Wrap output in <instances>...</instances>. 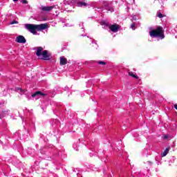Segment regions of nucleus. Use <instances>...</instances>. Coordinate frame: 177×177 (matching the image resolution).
<instances>
[{"label":"nucleus","mask_w":177,"mask_h":177,"mask_svg":"<svg viewBox=\"0 0 177 177\" xmlns=\"http://www.w3.org/2000/svg\"><path fill=\"white\" fill-rule=\"evenodd\" d=\"M131 28H132V30H135V24H131Z\"/></svg>","instance_id":"obj_14"},{"label":"nucleus","mask_w":177,"mask_h":177,"mask_svg":"<svg viewBox=\"0 0 177 177\" xmlns=\"http://www.w3.org/2000/svg\"><path fill=\"white\" fill-rule=\"evenodd\" d=\"M149 35L150 37H152L153 38L158 37L159 38H161V39H164V33L162 32V28L159 26L157 28V29L150 31Z\"/></svg>","instance_id":"obj_2"},{"label":"nucleus","mask_w":177,"mask_h":177,"mask_svg":"<svg viewBox=\"0 0 177 177\" xmlns=\"http://www.w3.org/2000/svg\"><path fill=\"white\" fill-rule=\"evenodd\" d=\"M98 64H102L103 66H104L106 64V62H104L103 61H100V62H98Z\"/></svg>","instance_id":"obj_13"},{"label":"nucleus","mask_w":177,"mask_h":177,"mask_svg":"<svg viewBox=\"0 0 177 177\" xmlns=\"http://www.w3.org/2000/svg\"><path fill=\"white\" fill-rule=\"evenodd\" d=\"M133 19H134V20H136V17H133Z\"/></svg>","instance_id":"obj_22"},{"label":"nucleus","mask_w":177,"mask_h":177,"mask_svg":"<svg viewBox=\"0 0 177 177\" xmlns=\"http://www.w3.org/2000/svg\"><path fill=\"white\" fill-rule=\"evenodd\" d=\"M19 0H13L14 2H17Z\"/></svg>","instance_id":"obj_21"},{"label":"nucleus","mask_w":177,"mask_h":177,"mask_svg":"<svg viewBox=\"0 0 177 177\" xmlns=\"http://www.w3.org/2000/svg\"><path fill=\"white\" fill-rule=\"evenodd\" d=\"M109 28L111 30H112L113 32H117L118 30H120V26L117 24H113L111 25Z\"/></svg>","instance_id":"obj_7"},{"label":"nucleus","mask_w":177,"mask_h":177,"mask_svg":"<svg viewBox=\"0 0 177 177\" xmlns=\"http://www.w3.org/2000/svg\"><path fill=\"white\" fill-rule=\"evenodd\" d=\"M25 28L32 32V34H37V25L26 24H25Z\"/></svg>","instance_id":"obj_3"},{"label":"nucleus","mask_w":177,"mask_h":177,"mask_svg":"<svg viewBox=\"0 0 177 177\" xmlns=\"http://www.w3.org/2000/svg\"><path fill=\"white\" fill-rule=\"evenodd\" d=\"M16 42H18V44H26V40L24 36L19 35L16 38Z\"/></svg>","instance_id":"obj_5"},{"label":"nucleus","mask_w":177,"mask_h":177,"mask_svg":"<svg viewBox=\"0 0 177 177\" xmlns=\"http://www.w3.org/2000/svg\"><path fill=\"white\" fill-rule=\"evenodd\" d=\"M38 95H41V96H45V94L41 93V91H37L36 93L32 95V97H35V96H38Z\"/></svg>","instance_id":"obj_9"},{"label":"nucleus","mask_w":177,"mask_h":177,"mask_svg":"<svg viewBox=\"0 0 177 177\" xmlns=\"http://www.w3.org/2000/svg\"><path fill=\"white\" fill-rule=\"evenodd\" d=\"M169 153V147L167 148L161 154L162 157H165Z\"/></svg>","instance_id":"obj_10"},{"label":"nucleus","mask_w":177,"mask_h":177,"mask_svg":"<svg viewBox=\"0 0 177 177\" xmlns=\"http://www.w3.org/2000/svg\"><path fill=\"white\" fill-rule=\"evenodd\" d=\"M56 8L55 6H41V10L42 12H52L53 9Z\"/></svg>","instance_id":"obj_4"},{"label":"nucleus","mask_w":177,"mask_h":177,"mask_svg":"<svg viewBox=\"0 0 177 177\" xmlns=\"http://www.w3.org/2000/svg\"><path fill=\"white\" fill-rule=\"evenodd\" d=\"M174 108L176 109V110H177V104L174 105Z\"/></svg>","instance_id":"obj_20"},{"label":"nucleus","mask_w":177,"mask_h":177,"mask_svg":"<svg viewBox=\"0 0 177 177\" xmlns=\"http://www.w3.org/2000/svg\"><path fill=\"white\" fill-rule=\"evenodd\" d=\"M18 91H19L20 92H24V91L20 88H18Z\"/></svg>","instance_id":"obj_18"},{"label":"nucleus","mask_w":177,"mask_h":177,"mask_svg":"<svg viewBox=\"0 0 177 177\" xmlns=\"http://www.w3.org/2000/svg\"><path fill=\"white\" fill-rule=\"evenodd\" d=\"M158 17L160 19L162 18V14L159 13V14L158 15Z\"/></svg>","instance_id":"obj_15"},{"label":"nucleus","mask_w":177,"mask_h":177,"mask_svg":"<svg viewBox=\"0 0 177 177\" xmlns=\"http://www.w3.org/2000/svg\"><path fill=\"white\" fill-rule=\"evenodd\" d=\"M19 22L17 21H12L10 23V24L12 25V24H18Z\"/></svg>","instance_id":"obj_12"},{"label":"nucleus","mask_w":177,"mask_h":177,"mask_svg":"<svg viewBox=\"0 0 177 177\" xmlns=\"http://www.w3.org/2000/svg\"><path fill=\"white\" fill-rule=\"evenodd\" d=\"M129 75H130V77H133V78H136L137 80L139 78L138 75L133 74L132 72H129Z\"/></svg>","instance_id":"obj_11"},{"label":"nucleus","mask_w":177,"mask_h":177,"mask_svg":"<svg viewBox=\"0 0 177 177\" xmlns=\"http://www.w3.org/2000/svg\"><path fill=\"white\" fill-rule=\"evenodd\" d=\"M60 64H62V66L67 64V59L64 57H62L60 58Z\"/></svg>","instance_id":"obj_8"},{"label":"nucleus","mask_w":177,"mask_h":177,"mask_svg":"<svg viewBox=\"0 0 177 177\" xmlns=\"http://www.w3.org/2000/svg\"><path fill=\"white\" fill-rule=\"evenodd\" d=\"M36 55L40 59H43V60H49L50 59V54L48 50H44L42 47H37Z\"/></svg>","instance_id":"obj_1"},{"label":"nucleus","mask_w":177,"mask_h":177,"mask_svg":"<svg viewBox=\"0 0 177 177\" xmlns=\"http://www.w3.org/2000/svg\"><path fill=\"white\" fill-rule=\"evenodd\" d=\"M168 138H169V136L167 135L163 136V139H168Z\"/></svg>","instance_id":"obj_17"},{"label":"nucleus","mask_w":177,"mask_h":177,"mask_svg":"<svg viewBox=\"0 0 177 177\" xmlns=\"http://www.w3.org/2000/svg\"><path fill=\"white\" fill-rule=\"evenodd\" d=\"M81 5H82V6H85L86 3H81Z\"/></svg>","instance_id":"obj_19"},{"label":"nucleus","mask_w":177,"mask_h":177,"mask_svg":"<svg viewBox=\"0 0 177 177\" xmlns=\"http://www.w3.org/2000/svg\"><path fill=\"white\" fill-rule=\"evenodd\" d=\"M22 3H28V1H26V0H21Z\"/></svg>","instance_id":"obj_16"},{"label":"nucleus","mask_w":177,"mask_h":177,"mask_svg":"<svg viewBox=\"0 0 177 177\" xmlns=\"http://www.w3.org/2000/svg\"><path fill=\"white\" fill-rule=\"evenodd\" d=\"M47 27H48V25L45 24L36 25V30H37V31H42V30H46Z\"/></svg>","instance_id":"obj_6"}]
</instances>
